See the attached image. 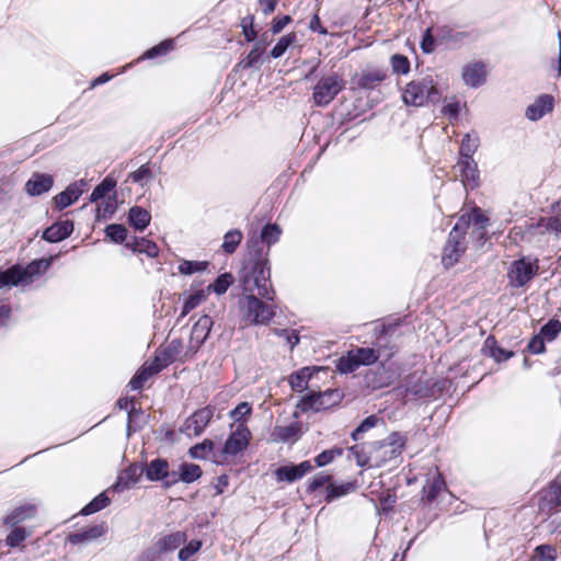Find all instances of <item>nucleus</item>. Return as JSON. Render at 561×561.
Masks as SVG:
<instances>
[{"instance_id": "nucleus-12", "label": "nucleus", "mask_w": 561, "mask_h": 561, "mask_svg": "<svg viewBox=\"0 0 561 561\" xmlns=\"http://www.w3.org/2000/svg\"><path fill=\"white\" fill-rule=\"evenodd\" d=\"M87 190L88 181L83 179L76 181L69 184L65 191L54 197V204L59 210L65 209L66 207L76 203Z\"/></svg>"}, {"instance_id": "nucleus-60", "label": "nucleus", "mask_w": 561, "mask_h": 561, "mask_svg": "<svg viewBox=\"0 0 561 561\" xmlns=\"http://www.w3.org/2000/svg\"><path fill=\"white\" fill-rule=\"evenodd\" d=\"M254 18L252 15H248L242 19L241 27L242 33L248 42H252L256 37V32L253 28Z\"/></svg>"}, {"instance_id": "nucleus-52", "label": "nucleus", "mask_w": 561, "mask_h": 561, "mask_svg": "<svg viewBox=\"0 0 561 561\" xmlns=\"http://www.w3.org/2000/svg\"><path fill=\"white\" fill-rule=\"evenodd\" d=\"M171 362V357L163 354L157 355L151 362L145 363V367L149 368V371L154 375L163 369Z\"/></svg>"}, {"instance_id": "nucleus-43", "label": "nucleus", "mask_w": 561, "mask_h": 561, "mask_svg": "<svg viewBox=\"0 0 561 561\" xmlns=\"http://www.w3.org/2000/svg\"><path fill=\"white\" fill-rule=\"evenodd\" d=\"M233 282V277L229 273L219 275L216 280L208 286L209 290L215 291L218 295L225 294Z\"/></svg>"}, {"instance_id": "nucleus-13", "label": "nucleus", "mask_w": 561, "mask_h": 561, "mask_svg": "<svg viewBox=\"0 0 561 561\" xmlns=\"http://www.w3.org/2000/svg\"><path fill=\"white\" fill-rule=\"evenodd\" d=\"M312 470V465L309 460H305L299 465H289L279 467L275 471L276 479L278 481L294 482L301 479L308 472Z\"/></svg>"}, {"instance_id": "nucleus-21", "label": "nucleus", "mask_w": 561, "mask_h": 561, "mask_svg": "<svg viewBox=\"0 0 561 561\" xmlns=\"http://www.w3.org/2000/svg\"><path fill=\"white\" fill-rule=\"evenodd\" d=\"M36 512V506L33 504L18 506L3 518V524L8 527H15L24 520L33 518Z\"/></svg>"}, {"instance_id": "nucleus-35", "label": "nucleus", "mask_w": 561, "mask_h": 561, "mask_svg": "<svg viewBox=\"0 0 561 561\" xmlns=\"http://www.w3.org/2000/svg\"><path fill=\"white\" fill-rule=\"evenodd\" d=\"M296 42L297 36L295 33H288L282 36L271 50V56L275 59L282 57L285 54V51Z\"/></svg>"}, {"instance_id": "nucleus-64", "label": "nucleus", "mask_w": 561, "mask_h": 561, "mask_svg": "<svg viewBox=\"0 0 561 561\" xmlns=\"http://www.w3.org/2000/svg\"><path fill=\"white\" fill-rule=\"evenodd\" d=\"M547 341L545 339H542V336H540L539 334L535 335L529 344H528V348L531 353L534 354H541L545 352V343Z\"/></svg>"}, {"instance_id": "nucleus-38", "label": "nucleus", "mask_w": 561, "mask_h": 561, "mask_svg": "<svg viewBox=\"0 0 561 561\" xmlns=\"http://www.w3.org/2000/svg\"><path fill=\"white\" fill-rule=\"evenodd\" d=\"M560 332L561 322L557 319H551L540 329L539 335L547 342H551L557 339Z\"/></svg>"}, {"instance_id": "nucleus-25", "label": "nucleus", "mask_w": 561, "mask_h": 561, "mask_svg": "<svg viewBox=\"0 0 561 561\" xmlns=\"http://www.w3.org/2000/svg\"><path fill=\"white\" fill-rule=\"evenodd\" d=\"M146 477L150 481H159L170 477L169 463L163 459H154L146 469Z\"/></svg>"}, {"instance_id": "nucleus-26", "label": "nucleus", "mask_w": 561, "mask_h": 561, "mask_svg": "<svg viewBox=\"0 0 561 561\" xmlns=\"http://www.w3.org/2000/svg\"><path fill=\"white\" fill-rule=\"evenodd\" d=\"M186 541V535L182 531H176L162 537L157 542V548L160 552H171L178 549Z\"/></svg>"}, {"instance_id": "nucleus-7", "label": "nucleus", "mask_w": 561, "mask_h": 561, "mask_svg": "<svg viewBox=\"0 0 561 561\" xmlns=\"http://www.w3.org/2000/svg\"><path fill=\"white\" fill-rule=\"evenodd\" d=\"M49 262L46 260L34 261L25 268L13 266L0 273V288L4 286H15L32 280V276L39 273L41 268L46 270Z\"/></svg>"}, {"instance_id": "nucleus-30", "label": "nucleus", "mask_w": 561, "mask_h": 561, "mask_svg": "<svg viewBox=\"0 0 561 561\" xmlns=\"http://www.w3.org/2000/svg\"><path fill=\"white\" fill-rule=\"evenodd\" d=\"M445 489V481L439 473H435V476L430 480H427L426 484L423 488V492L425 497L428 501L434 500L437 494Z\"/></svg>"}, {"instance_id": "nucleus-14", "label": "nucleus", "mask_w": 561, "mask_h": 561, "mask_svg": "<svg viewBox=\"0 0 561 561\" xmlns=\"http://www.w3.org/2000/svg\"><path fill=\"white\" fill-rule=\"evenodd\" d=\"M456 167L460 172L461 182L466 188H474L479 185L478 164L473 159H460Z\"/></svg>"}, {"instance_id": "nucleus-46", "label": "nucleus", "mask_w": 561, "mask_h": 561, "mask_svg": "<svg viewBox=\"0 0 561 561\" xmlns=\"http://www.w3.org/2000/svg\"><path fill=\"white\" fill-rule=\"evenodd\" d=\"M478 148V138L471 137L469 134H467L460 146V159H472L473 152Z\"/></svg>"}, {"instance_id": "nucleus-33", "label": "nucleus", "mask_w": 561, "mask_h": 561, "mask_svg": "<svg viewBox=\"0 0 561 561\" xmlns=\"http://www.w3.org/2000/svg\"><path fill=\"white\" fill-rule=\"evenodd\" d=\"M116 186V181L111 178H105L91 193L90 202L98 203L110 194Z\"/></svg>"}, {"instance_id": "nucleus-59", "label": "nucleus", "mask_w": 561, "mask_h": 561, "mask_svg": "<svg viewBox=\"0 0 561 561\" xmlns=\"http://www.w3.org/2000/svg\"><path fill=\"white\" fill-rule=\"evenodd\" d=\"M202 541L192 540L179 552V559L181 561H188L191 558L201 549Z\"/></svg>"}, {"instance_id": "nucleus-5", "label": "nucleus", "mask_w": 561, "mask_h": 561, "mask_svg": "<svg viewBox=\"0 0 561 561\" xmlns=\"http://www.w3.org/2000/svg\"><path fill=\"white\" fill-rule=\"evenodd\" d=\"M344 88L345 82L342 76L331 73L322 77L313 87L312 99L314 104L317 106L329 105Z\"/></svg>"}, {"instance_id": "nucleus-34", "label": "nucleus", "mask_w": 561, "mask_h": 561, "mask_svg": "<svg viewBox=\"0 0 561 561\" xmlns=\"http://www.w3.org/2000/svg\"><path fill=\"white\" fill-rule=\"evenodd\" d=\"M110 502L111 500L106 495V493L102 492L81 510V514L85 516L94 514L105 508L110 504Z\"/></svg>"}, {"instance_id": "nucleus-48", "label": "nucleus", "mask_w": 561, "mask_h": 561, "mask_svg": "<svg viewBox=\"0 0 561 561\" xmlns=\"http://www.w3.org/2000/svg\"><path fill=\"white\" fill-rule=\"evenodd\" d=\"M208 266V263L205 261H183L179 265V271L182 274L191 275L196 272L205 271Z\"/></svg>"}, {"instance_id": "nucleus-54", "label": "nucleus", "mask_w": 561, "mask_h": 561, "mask_svg": "<svg viewBox=\"0 0 561 561\" xmlns=\"http://www.w3.org/2000/svg\"><path fill=\"white\" fill-rule=\"evenodd\" d=\"M106 236L114 242H123L127 237V229L122 225H110L105 229Z\"/></svg>"}, {"instance_id": "nucleus-50", "label": "nucleus", "mask_w": 561, "mask_h": 561, "mask_svg": "<svg viewBox=\"0 0 561 561\" xmlns=\"http://www.w3.org/2000/svg\"><path fill=\"white\" fill-rule=\"evenodd\" d=\"M153 375L149 371V368L148 367H145V365H142V367L136 373V375L130 379L129 381V387L133 389V390H139L144 387V385L146 383V381L152 377Z\"/></svg>"}, {"instance_id": "nucleus-8", "label": "nucleus", "mask_w": 561, "mask_h": 561, "mask_svg": "<svg viewBox=\"0 0 561 561\" xmlns=\"http://www.w3.org/2000/svg\"><path fill=\"white\" fill-rule=\"evenodd\" d=\"M466 232L457 222L449 233L448 241L443 250L442 262L445 267L454 266L463 254L466 247L463 243Z\"/></svg>"}, {"instance_id": "nucleus-19", "label": "nucleus", "mask_w": 561, "mask_h": 561, "mask_svg": "<svg viewBox=\"0 0 561 561\" xmlns=\"http://www.w3.org/2000/svg\"><path fill=\"white\" fill-rule=\"evenodd\" d=\"M53 184L54 179L51 175L45 173H35L26 182L25 188L30 195L38 196L43 193L48 192L51 188Z\"/></svg>"}, {"instance_id": "nucleus-24", "label": "nucleus", "mask_w": 561, "mask_h": 561, "mask_svg": "<svg viewBox=\"0 0 561 561\" xmlns=\"http://www.w3.org/2000/svg\"><path fill=\"white\" fill-rule=\"evenodd\" d=\"M203 471L198 465L185 462L179 467L178 477L175 472L171 474L172 479L168 481V484L176 482L178 480H181L185 483H192L199 479Z\"/></svg>"}, {"instance_id": "nucleus-61", "label": "nucleus", "mask_w": 561, "mask_h": 561, "mask_svg": "<svg viewBox=\"0 0 561 561\" xmlns=\"http://www.w3.org/2000/svg\"><path fill=\"white\" fill-rule=\"evenodd\" d=\"M172 41H164L161 44L147 50L142 58H154L159 55L167 54L170 49H172Z\"/></svg>"}, {"instance_id": "nucleus-22", "label": "nucleus", "mask_w": 561, "mask_h": 561, "mask_svg": "<svg viewBox=\"0 0 561 561\" xmlns=\"http://www.w3.org/2000/svg\"><path fill=\"white\" fill-rule=\"evenodd\" d=\"M553 108V98L548 94L540 95L526 110V116L530 121H538Z\"/></svg>"}, {"instance_id": "nucleus-9", "label": "nucleus", "mask_w": 561, "mask_h": 561, "mask_svg": "<svg viewBox=\"0 0 561 561\" xmlns=\"http://www.w3.org/2000/svg\"><path fill=\"white\" fill-rule=\"evenodd\" d=\"M343 398L339 389H328L323 392H311L301 399L302 410L320 411L332 408L341 402Z\"/></svg>"}, {"instance_id": "nucleus-3", "label": "nucleus", "mask_w": 561, "mask_h": 561, "mask_svg": "<svg viewBox=\"0 0 561 561\" xmlns=\"http://www.w3.org/2000/svg\"><path fill=\"white\" fill-rule=\"evenodd\" d=\"M439 96L436 82L431 77L409 82L402 92V101L411 106H424L428 102L438 101Z\"/></svg>"}, {"instance_id": "nucleus-40", "label": "nucleus", "mask_w": 561, "mask_h": 561, "mask_svg": "<svg viewBox=\"0 0 561 561\" xmlns=\"http://www.w3.org/2000/svg\"><path fill=\"white\" fill-rule=\"evenodd\" d=\"M557 559V551L552 546L541 545L536 547L533 557L529 561H554Z\"/></svg>"}, {"instance_id": "nucleus-62", "label": "nucleus", "mask_w": 561, "mask_h": 561, "mask_svg": "<svg viewBox=\"0 0 561 561\" xmlns=\"http://www.w3.org/2000/svg\"><path fill=\"white\" fill-rule=\"evenodd\" d=\"M205 299V294L203 290L191 295L190 298L184 302L182 314L188 313L195 307H197Z\"/></svg>"}, {"instance_id": "nucleus-18", "label": "nucleus", "mask_w": 561, "mask_h": 561, "mask_svg": "<svg viewBox=\"0 0 561 561\" xmlns=\"http://www.w3.org/2000/svg\"><path fill=\"white\" fill-rule=\"evenodd\" d=\"M327 371L320 367H304L289 376V385L296 392H302L308 388V383L314 374Z\"/></svg>"}, {"instance_id": "nucleus-23", "label": "nucleus", "mask_w": 561, "mask_h": 561, "mask_svg": "<svg viewBox=\"0 0 561 561\" xmlns=\"http://www.w3.org/2000/svg\"><path fill=\"white\" fill-rule=\"evenodd\" d=\"M561 506V477H558L546 490L543 497L541 510H548L552 512Z\"/></svg>"}, {"instance_id": "nucleus-41", "label": "nucleus", "mask_w": 561, "mask_h": 561, "mask_svg": "<svg viewBox=\"0 0 561 561\" xmlns=\"http://www.w3.org/2000/svg\"><path fill=\"white\" fill-rule=\"evenodd\" d=\"M280 234L282 230L276 224H268L261 232V240L271 247L279 240Z\"/></svg>"}, {"instance_id": "nucleus-1", "label": "nucleus", "mask_w": 561, "mask_h": 561, "mask_svg": "<svg viewBox=\"0 0 561 561\" xmlns=\"http://www.w3.org/2000/svg\"><path fill=\"white\" fill-rule=\"evenodd\" d=\"M241 282L245 294H254L274 300L275 291L271 285V270L268 261L261 254L250 259L243 266Z\"/></svg>"}, {"instance_id": "nucleus-31", "label": "nucleus", "mask_w": 561, "mask_h": 561, "mask_svg": "<svg viewBox=\"0 0 561 561\" xmlns=\"http://www.w3.org/2000/svg\"><path fill=\"white\" fill-rule=\"evenodd\" d=\"M214 442L210 439H204L202 443L192 446L188 454L194 459H206L211 455L214 456Z\"/></svg>"}, {"instance_id": "nucleus-37", "label": "nucleus", "mask_w": 561, "mask_h": 561, "mask_svg": "<svg viewBox=\"0 0 561 561\" xmlns=\"http://www.w3.org/2000/svg\"><path fill=\"white\" fill-rule=\"evenodd\" d=\"M127 247H130L134 251L146 253L150 257H154L158 255V247L154 242L147 240V239H140L134 240V243H127Z\"/></svg>"}, {"instance_id": "nucleus-39", "label": "nucleus", "mask_w": 561, "mask_h": 561, "mask_svg": "<svg viewBox=\"0 0 561 561\" xmlns=\"http://www.w3.org/2000/svg\"><path fill=\"white\" fill-rule=\"evenodd\" d=\"M242 240L240 230H230L224 237L222 249L226 253H233Z\"/></svg>"}, {"instance_id": "nucleus-28", "label": "nucleus", "mask_w": 561, "mask_h": 561, "mask_svg": "<svg viewBox=\"0 0 561 561\" xmlns=\"http://www.w3.org/2000/svg\"><path fill=\"white\" fill-rule=\"evenodd\" d=\"M129 222L138 230H144L150 222V213L141 207L134 206L128 213Z\"/></svg>"}, {"instance_id": "nucleus-32", "label": "nucleus", "mask_w": 561, "mask_h": 561, "mask_svg": "<svg viewBox=\"0 0 561 561\" xmlns=\"http://www.w3.org/2000/svg\"><path fill=\"white\" fill-rule=\"evenodd\" d=\"M355 358V360L362 365H371L378 359V354L374 348L369 347H358L356 350L350 351Z\"/></svg>"}, {"instance_id": "nucleus-63", "label": "nucleus", "mask_w": 561, "mask_h": 561, "mask_svg": "<svg viewBox=\"0 0 561 561\" xmlns=\"http://www.w3.org/2000/svg\"><path fill=\"white\" fill-rule=\"evenodd\" d=\"M331 480V476L329 474H324V473H318L317 476H314L308 483L307 485V491L308 492H314L316 490H318L320 486L327 484L329 481Z\"/></svg>"}, {"instance_id": "nucleus-4", "label": "nucleus", "mask_w": 561, "mask_h": 561, "mask_svg": "<svg viewBox=\"0 0 561 561\" xmlns=\"http://www.w3.org/2000/svg\"><path fill=\"white\" fill-rule=\"evenodd\" d=\"M405 445V439L400 433L390 434L385 440L369 445L371 449L373 465L380 467L398 458Z\"/></svg>"}, {"instance_id": "nucleus-11", "label": "nucleus", "mask_w": 561, "mask_h": 561, "mask_svg": "<svg viewBox=\"0 0 561 561\" xmlns=\"http://www.w3.org/2000/svg\"><path fill=\"white\" fill-rule=\"evenodd\" d=\"M214 413L215 408L210 405L198 409L185 420L181 432L188 437L199 436L210 423Z\"/></svg>"}, {"instance_id": "nucleus-20", "label": "nucleus", "mask_w": 561, "mask_h": 561, "mask_svg": "<svg viewBox=\"0 0 561 561\" xmlns=\"http://www.w3.org/2000/svg\"><path fill=\"white\" fill-rule=\"evenodd\" d=\"M72 231L73 222L71 220L58 221L44 231L43 239L48 242H59L68 238Z\"/></svg>"}, {"instance_id": "nucleus-56", "label": "nucleus", "mask_w": 561, "mask_h": 561, "mask_svg": "<svg viewBox=\"0 0 561 561\" xmlns=\"http://www.w3.org/2000/svg\"><path fill=\"white\" fill-rule=\"evenodd\" d=\"M264 47L261 43H256L254 47L250 50L248 56L243 59L242 65L244 68H252L255 67L259 62L262 51Z\"/></svg>"}, {"instance_id": "nucleus-55", "label": "nucleus", "mask_w": 561, "mask_h": 561, "mask_svg": "<svg viewBox=\"0 0 561 561\" xmlns=\"http://www.w3.org/2000/svg\"><path fill=\"white\" fill-rule=\"evenodd\" d=\"M358 367L359 364L355 360L351 352H348L346 356L341 357L337 363V369L344 374L353 373Z\"/></svg>"}, {"instance_id": "nucleus-27", "label": "nucleus", "mask_w": 561, "mask_h": 561, "mask_svg": "<svg viewBox=\"0 0 561 561\" xmlns=\"http://www.w3.org/2000/svg\"><path fill=\"white\" fill-rule=\"evenodd\" d=\"M385 79V73L380 70L363 71L357 79V85L363 89L373 90L377 88Z\"/></svg>"}, {"instance_id": "nucleus-10", "label": "nucleus", "mask_w": 561, "mask_h": 561, "mask_svg": "<svg viewBox=\"0 0 561 561\" xmlns=\"http://www.w3.org/2000/svg\"><path fill=\"white\" fill-rule=\"evenodd\" d=\"M537 261L522 257L512 263L507 273L508 282L514 287L526 285L538 272Z\"/></svg>"}, {"instance_id": "nucleus-49", "label": "nucleus", "mask_w": 561, "mask_h": 561, "mask_svg": "<svg viewBox=\"0 0 561 561\" xmlns=\"http://www.w3.org/2000/svg\"><path fill=\"white\" fill-rule=\"evenodd\" d=\"M368 453H366L360 446L356 445L351 447V453L354 456L356 463L359 467H365L367 465H373V458H371V449L368 447Z\"/></svg>"}, {"instance_id": "nucleus-15", "label": "nucleus", "mask_w": 561, "mask_h": 561, "mask_svg": "<svg viewBox=\"0 0 561 561\" xmlns=\"http://www.w3.org/2000/svg\"><path fill=\"white\" fill-rule=\"evenodd\" d=\"M213 327V320L209 316L201 317L192 328L191 348L195 352L206 341Z\"/></svg>"}, {"instance_id": "nucleus-16", "label": "nucleus", "mask_w": 561, "mask_h": 561, "mask_svg": "<svg viewBox=\"0 0 561 561\" xmlns=\"http://www.w3.org/2000/svg\"><path fill=\"white\" fill-rule=\"evenodd\" d=\"M462 80L470 88H478L485 81L486 71L482 62H471L462 68Z\"/></svg>"}, {"instance_id": "nucleus-44", "label": "nucleus", "mask_w": 561, "mask_h": 561, "mask_svg": "<svg viewBox=\"0 0 561 561\" xmlns=\"http://www.w3.org/2000/svg\"><path fill=\"white\" fill-rule=\"evenodd\" d=\"M354 489L353 483H342V484H330L328 486L327 501L331 502L335 499L344 496L348 494Z\"/></svg>"}, {"instance_id": "nucleus-42", "label": "nucleus", "mask_w": 561, "mask_h": 561, "mask_svg": "<svg viewBox=\"0 0 561 561\" xmlns=\"http://www.w3.org/2000/svg\"><path fill=\"white\" fill-rule=\"evenodd\" d=\"M461 102L456 96L445 100V104L442 108V113L447 116L449 119L456 121L459 116L461 110Z\"/></svg>"}, {"instance_id": "nucleus-17", "label": "nucleus", "mask_w": 561, "mask_h": 561, "mask_svg": "<svg viewBox=\"0 0 561 561\" xmlns=\"http://www.w3.org/2000/svg\"><path fill=\"white\" fill-rule=\"evenodd\" d=\"M107 530L104 523L87 527L79 533H75L68 536L67 540L72 545L89 543L98 538L102 537Z\"/></svg>"}, {"instance_id": "nucleus-6", "label": "nucleus", "mask_w": 561, "mask_h": 561, "mask_svg": "<svg viewBox=\"0 0 561 561\" xmlns=\"http://www.w3.org/2000/svg\"><path fill=\"white\" fill-rule=\"evenodd\" d=\"M251 433L244 424H238L236 430L227 438L225 446L218 453H214L213 460L222 463L227 456H236L243 451L248 445Z\"/></svg>"}, {"instance_id": "nucleus-58", "label": "nucleus", "mask_w": 561, "mask_h": 561, "mask_svg": "<svg viewBox=\"0 0 561 561\" xmlns=\"http://www.w3.org/2000/svg\"><path fill=\"white\" fill-rule=\"evenodd\" d=\"M129 179L135 183L145 185L151 179V170L148 164H144L135 172H131Z\"/></svg>"}, {"instance_id": "nucleus-36", "label": "nucleus", "mask_w": 561, "mask_h": 561, "mask_svg": "<svg viewBox=\"0 0 561 561\" xmlns=\"http://www.w3.org/2000/svg\"><path fill=\"white\" fill-rule=\"evenodd\" d=\"M474 224L479 229H484L488 222V218L484 216L480 208H473L470 214H468V219L465 216H461L459 224L460 227L465 230V228L470 224Z\"/></svg>"}, {"instance_id": "nucleus-2", "label": "nucleus", "mask_w": 561, "mask_h": 561, "mask_svg": "<svg viewBox=\"0 0 561 561\" xmlns=\"http://www.w3.org/2000/svg\"><path fill=\"white\" fill-rule=\"evenodd\" d=\"M241 320L245 325L267 324L275 316L273 306L254 294H245L239 301Z\"/></svg>"}, {"instance_id": "nucleus-57", "label": "nucleus", "mask_w": 561, "mask_h": 561, "mask_svg": "<svg viewBox=\"0 0 561 561\" xmlns=\"http://www.w3.org/2000/svg\"><path fill=\"white\" fill-rule=\"evenodd\" d=\"M378 422V417L375 416V415H370L368 417H366L352 433V438L354 440H357L359 439L360 435L367 431H369L370 428H373L374 426H376Z\"/></svg>"}, {"instance_id": "nucleus-47", "label": "nucleus", "mask_w": 561, "mask_h": 561, "mask_svg": "<svg viewBox=\"0 0 561 561\" xmlns=\"http://www.w3.org/2000/svg\"><path fill=\"white\" fill-rule=\"evenodd\" d=\"M252 408L249 402L239 403L231 412L230 416L238 424H244L248 416H250Z\"/></svg>"}, {"instance_id": "nucleus-29", "label": "nucleus", "mask_w": 561, "mask_h": 561, "mask_svg": "<svg viewBox=\"0 0 561 561\" xmlns=\"http://www.w3.org/2000/svg\"><path fill=\"white\" fill-rule=\"evenodd\" d=\"M299 428L296 425L276 426L272 433L273 440L275 442H290L297 439Z\"/></svg>"}, {"instance_id": "nucleus-51", "label": "nucleus", "mask_w": 561, "mask_h": 561, "mask_svg": "<svg viewBox=\"0 0 561 561\" xmlns=\"http://www.w3.org/2000/svg\"><path fill=\"white\" fill-rule=\"evenodd\" d=\"M391 67L396 73L407 75L410 71V61L408 57L394 54L391 57Z\"/></svg>"}, {"instance_id": "nucleus-53", "label": "nucleus", "mask_w": 561, "mask_h": 561, "mask_svg": "<svg viewBox=\"0 0 561 561\" xmlns=\"http://www.w3.org/2000/svg\"><path fill=\"white\" fill-rule=\"evenodd\" d=\"M343 450L341 448L328 449L319 454L314 461L318 467H323L331 463L336 457L341 456Z\"/></svg>"}, {"instance_id": "nucleus-45", "label": "nucleus", "mask_w": 561, "mask_h": 561, "mask_svg": "<svg viewBox=\"0 0 561 561\" xmlns=\"http://www.w3.org/2000/svg\"><path fill=\"white\" fill-rule=\"evenodd\" d=\"M13 529L5 538V543L9 547H18L22 541H24L30 535V531H26L23 527H12Z\"/></svg>"}]
</instances>
